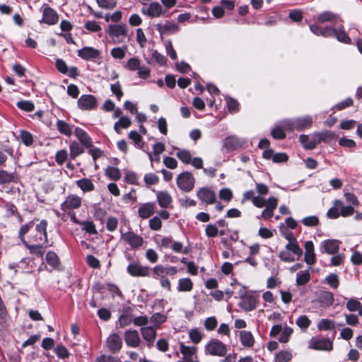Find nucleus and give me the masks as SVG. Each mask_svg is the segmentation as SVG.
<instances>
[{
	"label": "nucleus",
	"mask_w": 362,
	"mask_h": 362,
	"mask_svg": "<svg viewBox=\"0 0 362 362\" xmlns=\"http://www.w3.org/2000/svg\"><path fill=\"white\" fill-rule=\"evenodd\" d=\"M106 33L113 44H122L128 38L129 29L124 23L110 24Z\"/></svg>",
	"instance_id": "f257e3e1"
},
{
	"label": "nucleus",
	"mask_w": 362,
	"mask_h": 362,
	"mask_svg": "<svg viewBox=\"0 0 362 362\" xmlns=\"http://www.w3.org/2000/svg\"><path fill=\"white\" fill-rule=\"evenodd\" d=\"M252 202L257 208L266 206L260 216L261 218L264 219L271 218L274 216V210L276 209L278 205V199L274 197H271L266 200L261 196H257Z\"/></svg>",
	"instance_id": "f03ea898"
},
{
	"label": "nucleus",
	"mask_w": 362,
	"mask_h": 362,
	"mask_svg": "<svg viewBox=\"0 0 362 362\" xmlns=\"http://www.w3.org/2000/svg\"><path fill=\"white\" fill-rule=\"evenodd\" d=\"M313 119L310 116L298 117L293 119H285L282 121V125L289 131L303 130L312 126Z\"/></svg>",
	"instance_id": "7ed1b4c3"
},
{
	"label": "nucleus",
	"mask_w": 362,
	"mask_h": 362,
	"mask_svg": "<svg viewBox=\"0 0 362 362\" xmlns=\"http://www.w3.org/2000/svg\"><path fill=\"white\" fill-rule=\"evenodd\" d=\"M47 221L42 220L35 226V230L30 235V243H47Z\"/></svg>",
	"instance_id": "20e7f679"
},
{
	"label": "nucleus",
	"mask_w": 362,
	"mask_h": 362,
	"mask_svg": "<svg viewBox=\"0 0 362 362\" xmlns=\"http://www.w3.org/2000/svg\"><path fill=\"white\" fill-rule=\"evenodd\" d=\"M308 348L317 351H330L333 349V344L328 338L313 337L308 342Z\"/></svg>",
	"instance_id": "39448f33"
},
{
	"label": "nucleus",
	"mask_w": 362,
	"mask_h": 362,
	"mask_svg": "<svg viewBox=\"0 0 362 362\" xmlns=\"http://www.w3.org/2000/svg\"><path fill=\"white\" fill-rule=\"evenodd\" d=\"M194 178L189 172H184L180 174L177 178L178 187L185 192H190L194 185Z\"/></svg>",
	"instance_id": "423d86ee"
},
{
	"label": "nucleus",
	"mask_w": 362,
	"mask_h": 362,
	"mask_svg": "<svg viewBox=\"0 0 362 362\" xmlns=\"http://www.w3.org/2000/svg\"><path fill=\"white\" fill-rule=\"evenodd\" d=\"M206 352L212 356H224L227 353V349L221 341L213 339L206 345Z\"/></svg>",
	"instance_id": "0eeeda50"
},
{
	"label": "nucleus",
	"mask_w": 362,
	"mask_h": 362,
	"mask_svg": "<svg viewBox=\"0 0 362 362\" xmlns=\"http://www.w3.org/2000/svg\"><path fill=\"white\" fill-rule=\"evenodd\" d=\"M121 240L128 244L132 249H138L144 243L143 238L133 231L126 233L121 231Z\"/></svg>",
	"instance_id": "6e6552de"
},
{
	"label": "nucleus",
	"mask_w": 362,
	"mask_h": 362,
	"mask_svg": "<svg viewBox=\"0 0 362 362\" xmlns=\"http://www.w3.org/2000/svg\"><path fill=\"white\" fill-rule=\"evenodd\" d=\"M82 202V199L76 195L70 194L67 196L65 200L61 204V209L66 213L71 214L73 209H78Z\"/></svg>",
	"instance_id": "1a4fd4ad"
},
{
	"label": "nucleus",
	"mask_w": 362,
	"mask_h": 362,
	"mask_svg": "<svg viewBox=\"0 0 362 362\" xmlns=\"http://www.w3.org/2000/svg\"><path fill=\"white\" fill-rule=\"evenodd\" d=\"M127 272L134 277H145L149 276L150 268L143 266L137 262H132L128 265Z\"/></svg>",
	"instance_id": "9d476101"
},
{
	"label": "nucleus",
	"mask_w": 362,
	"mask_h": 362,
	"mask_svg": "<svg viewBox=\"0 0 362 362\" xmlns=\"http://www.w3.org/2000/svg\"><path fill=\"white\" fill-rule=\"evenodd\" d=\"M286 238L288 240V243L286 245V249L288 250L298 260L303 255V250L300 248L296 238L291 234L289 233L286 235Z\"/></svg>",
	"instance_id": "9b49d317"
},
{
	"label": "nucleus",
	"mask_w": 362,
	"mask_h": 362,
	"mask_svg": "<svg viewBox=\"0 0 362 362\" xmlns=\"http://www.w3.org/2000/svg\"><path fill=\"white\" fill-rule=\"evenodd\" d=\"M198 199L206 204H212L216 201V194L207 187H202L197 192Z\"/></svg>",
	"instance_id": "f8f14e48"
},
{
	"label": "nucleus",
	"mask_w": 362,
	"mask_h": 362,
	"mask_svg": "<svg viewBox=\"0 0 362 362\" xmlns=\"http://www.w3.org/2000/svg\"><path fill=\"white\" fill-rule=\"evenodd\" d=\"M59 21L57 12L48 6H44L42 21L47 25H55Z\"/></svg>",
	"instance_id": "ddd939ff"
},
{
	"label": "nucleus",
	"mask_w": 362,
	"mask_h": 362,
	"mask_svg": "<svg viewBox=\"0 0 362 362\" xmlns=\"http://www.w3.org/2000/svg\"><path fill=\"white\" fill-rule=\"evenodd\" d=\"M106 346L112 353L118 352L122 346V339L119 334L113 333L106 340Z\"/></svg>",
	"instance_id": "4468645a"
},
{
	"label": "nucleus",
	"mask_w": 362,
	"mask_h": 362,
	"mask_svg": "<svg viewBox=\"0 0 362 362\" xmlns=\"http://www.w3.org/2000/svg\"><path fill=\"white\" fill-rule=\"evenodd\" d=\"M124 339L129 346L135 348L139 346L140 337L136 329L127 330L124 334Z\"/></svg>",
	"instance_id": "2eb2a0df"
},
{
	"label": "nucleus",
	"mask_w": 362,
	"mask_h": 362,
	"mask_svg": "<svg viewBox=\"0 0 362 362\" xmlns=\"http://www.w3.org/2000/svg\"><path fill=\"white\" fill-rule=\"evenodd\" d=\"M305 255L304 261L309 265H313L316 262L315 247L313 241H306L304 244Z\"/></svg>",
	"instance_id": "dca6fc26"
},
{
	"label": "nucleus",
	"mask_w": 362,
	"mask_h": 362,
	"mask_svg": "<svg viewBox=\"0 0 362 362\" xmlns=\"http://www.w3.org/2000/svg\"><path fill=\"white\" fill-rule=\"evenodd\" d=\"M78 105L81 110H91L96 106V98L93 95H82L78 100Z\"/></svg>",
	"instance_id": "f3484780"
},
{
	"label": "nucleus",
	"mask_w": 362,
	"mask_h": 362,
	"mask_svg": "<svg viewBox=\"0 0 362 362\" xmlns=\"http://www.w3.org/2000/svg\"><path fill=\"white\" fill-rule=\"evenodd\" d=\"M244 141L235 136L226 137L223 140V148L226 151L237 150L243 146Z\"/></svg>",
	"instance_id": "a211bd4d"
},
{
	"label": "nucleus",
	"mask_w": 362,
	"mask_h": 362,
	"mask_svg": "<svg viewBox=\"0 0 362 362\" xmlns=\"http://www.w3.org/2000/svg\"><path fill=\"white\" fill-rule=\"evenodd\" d=\"M339 250V242L336 240H327L321 243L320 251L329 255H334Z\"/></svg>",
	"instance_id": "6ab92c4d"
},
{
	"label": "nucleus",
	"mask_w": 362,
	"mask_h": 362,
	"mask_svg": "<svg viewBox=\"0 0 362 362\" xmlns=\"http://www.w3.org/2000/svg\"><path fill=\"white\" fill-rule=\"evenodd\" d=\"M100 51L92 47H84L78 50V56L85 60H93L99 57Z\"/></svg>",
	"instance_id": "aec40b11"
},
{
	"label": "nucleus",
	"mask_w": 362,
	"mask_h": 362,
	"mask_svg": "<svg viewBox=\"0 0 362 362\" xmlns=\"http://www.w3.org/2000/svg\"><path fill=\"white\" fill-rule=\"evenodd\" d=\"M140 332L144 339L147 341L148 347L151 348L156 337V328L152 326L144 327L140 329Z\"/></svg>",
	"instance_id": "412c9836"
},
{
	"label": "nucleus",
	"mask_w": 362,
	"mask_h": 362,
	"mask_svg": "<svg viewBox=\"0 0 362 362\" xmlns=\"http://www.w3.org/2000/svg\"><path fill=\"white\" fill-rule=\"evenodd\" d=\"M24 245L25 247L29 250L30 253L35 255L38 257H42L46 248L47 247V245H45V243H28L26 241H24Z\"/></svg>",
	"instance_id": "4be33fe9"
},
{
	"label": "nucleus",
	"mask_w": 362,
	"mask_h": 362,
	"mask_svg": "<svg viewBox=\"0 0 362 362\" xmlns=\"http://www.w3.org/2000/svg\"><path fill=\"white\" fill-rule=\"evenodd\" d=\"M160 35L173 34L178 31L179 27L171 21H165L164 23H158L156 25Z\"/></svg>",
	"instance_id": "5701e85b"
},
{
	"label": "nucleus",
	"mask_w": 362,
	"mask_h": 362,
	"mask_svg": "<svg viewBox=\"0 0 362 362\" xmlns=\"http://www.w3.org/2000/svg\"><path fill=\"white\" fill-rule=\"evenodd\" d=\"M317 133H314L313 135H300L299 137V141L303 146V147L306 149H314L317 144H320L317 141Z\"/></svg>",
	"instance_id": "b1692460"
},
{
	"label": "nucleus",
	"mask_w": 362,
	"mask_h": 362,
	"mask_svg": "<svg viewBox=\"0 0 362 362\" xmlns=\"http://www.w3.org/2000/svg\"><path fill=\"white\" fill-rule=\"evenodd\" d=\"M262 156L265 159H272L274 163H281L288 160V156L284 153H274L272 149H267Z\"/></svg>",
	"instance_id": "393cba45"
},
{
	"label": "nucleus",
	"mask_w": 362,
	"mask_h": 362,
	"mask_svg": "<svg viewBox=\"0 0 362 362\" xmlns=\"http://www.w3.org/2000/svg\"><path fill=\"white\" fill-rule=\"evenodd\" d=\"M239 305L245 311L252 310L255 309L257 306L256 298L252 295L242 296Z\"/></svg>",
	"instance_id": "a878e982"
},
{
	"label": "nucleus",
	"mask_w": 362,
	"mask_h": 362,
	"mask_svg": "<svg viewBox=\"0 0 362 362\" xmlns=\"http://www.w3.org/2000/svg\"><path fill=\"white\" fill-rule=\"evenodd\" d=\"M156 197L159 206L163 209L169 207L173 202L171 195L167 191H158Z\"/></svg>",
	"instance_id": "bb28decb"
},
{
	"label": "nucleus",
	"mask_w": 362,
	"mask_h": 362,
	"mask_svg": "<svg viewBox=\"0 0 362 362\" xmlns=\"http://www.w3.org/2000/svg\"><path fill=\"white\" fill-rule=\"evenodd\" d=\"M74 134L81 144L86 148L92 147V140L88 134L82 129L76 127Z\"/></svg>",
	"instance_id": "cd10ccee"
},
{
	"label": "nucleus",
	"mask_w": 362,
	"mask_h": 362,
	"mask_svg": "<svg viewBox=\"0 0 362 362\" xmlns=\"http://www.w3.org/2000/svg\"><path fill=\"white\" fill-rule=\"evenodd\" d=\"M142 13L151 18L159 17L163 13V8L159 3L152 2L146 10H142Z\"/></svg>",
	"instance_id": "c85d7f7f"
},
{
	"label": "nucleus",
	"mask_w": 362,
	"mask_h": 362,
	"mask_svg": "<svg viewBox=\"0 0 362 362\" xmlns=\"http://www.w3.org/2000/svg\"><path fill=\"white\" fill-rule=\"evenodd\" d=\"M155 210V206L153 203L143 204L138 210L139 216L142 218H148L153 213Z\"/></svg>",
	"instance_id": "c756f323"
},
{
	"label": "nucleus",
	"mask_w": 362,
	"mask_h": 362,
	"mask_svg": "<svg viewBox=\"0 0 362 362\" xmlns=\"http://www.w3.org/2000/svg\"><path fill=\"white\" fill-rule=\"evenodd\" d=\"M338 18V16L330 11H324L317 16V21L319 23H324L326 22H335Z\"/></svg>",
	"instance_id": "7c9ffc66"
},
{
	"label": "nucleus",
	"mask_w": 362,
	"mask_h": 362,
	"mask_svg": "<svg viewBox=\"0 0 362 362\" xmlns=\"http://www.w3.org/2000/svg\"><path fill=\"white\" fill-rule=\"evenodd\" d=\"M76 184L83 192H91L95 188L93 182L88 178L78 180L76 182Z\"/></svg>",
	"instance_id": "2f4dec72"
},
{
	"label": "nucleus",
	"mask_w": 362,
	"mask_h": 362,
	"mask_svg": "<svg viewBox=\"0 0 362 362\" xmlns=\"http://www.w3.org/2000/svg\"><path fill=\"white\" fill-rule=\"evenodd\" d=\"M56 127L57 130L62 134L71 136L72 134V126L63 120L59 119L57 122Z\"/></svg>",
	"instance_id": "473e14b6"
},
{
	"label": "nucleus",
	"mask_w": 362,
	"mask_h": 362,
	"mask_svg": "<svg viewBox=\"0 0 362 362\" xmlns=\"http://www.w3.org/2000/svg\"><path fill=\"white\" fill-rule=\"evenodd\" d=\"M240 341L243 346L251 347L253 346L255 339L250 332L241 331L240 332Z\"/></svg>",
	"instance_id": "72a5a7b5"
},
{
	"label": "nucleus",
	"mask_w": 362,
	"mask_h": 362,
	"mask_svg": "<svg viewBox=\"0 0 362 362\" xmlns=\"http://www.w3.org/2000/svg\"><path fill=\"white\" fill-rule=\"evenodd\" d=\"M132 124L131 119L127 117H121L115 123L114 130L117 133L120 134V129H127Z\"/></svg>",
	"instance_id": "f704fd0d"
},
{
	"label": "nucleus",
	"mask_w": 362,
	"mask_h": 362,
	"mask_svg": "<svg viewBox=\"0 0 362 362\" xmlns=\"http://www.w3.org/2000/svg\"><path fill=\"white\" fill-rule=\"evenodd\" d=\"M317 136V141L320 143L321 141L324 142H329L332 140H336L337 136L331 131H325L322 132H316Z\"/></svg>",
	"instance_id": "c9c22d12"
},
{
	"label": "nucleus",
	"mask_w": 362,
	"mask_h": 362,
	"mask_svg": "<svg viewBox=\"0 0 362 362\" xmlns=\"http://www.w3.org/2000/svg\"><path fill=\"white\" fill-rule=\"evenodd\" d=\"M70 157L74 159L84 152V148L78 142L73 141L70 144Z\"/></svg>",
	"instance_id": "e433bc0d"
},
{
	"label": "nucleus",
	"mask_w": 362,
	"mask_h": 362,
	"mask_svg": "<svg viewBox=\"0 0 362 362\" xmlns=\"http://www.w3.org/2000/svg\"><path fill=\"white\" fill-rule=\"evenodd\" d=\"M334 205L341 209L340 215L344 217L351 216L354 212V209L352 206H344L343 202L340 200H335Z\"/></svg>",
	"instance_id": "4c0bfd02"
},
{
	"label": "nucleus",
	"mask_w": 362,
	"mask_h": 362,
	"mask_svg": "<svg viewBox=\"0 0 362 362\" xmlns=\"http://www.w3.org/2000/svg\"><path fill=\"white\" fill-rule=\"evenodd\" d=\"M176 156L185 164H189L192 155L188 150L176 148Z\"/></svg>",
	"instance_id": "58836bf2"
},
{
	"label": "nucleus",
	"mask_w": 362,
	"mask_h": 362,
	"mask_svg": "<svg viewBox=\"0 0 362 362\" xmlns=\"http://www.w3.org/2000/svg\"><path fill=\"white\" fill-rule=\"evenodd\" d=\"M193 284L190 279L184 278L178 281L177 289L181 292L190 291L192 289Z\"/></svg>",
	"instance_id": "ea45409f"
},
{
	"label": "nucleus",
	"mask_w": 362,
	"mask_h": 362,
	"mask_svg": "<svg viewBox=\"0 0 362 362\" xmlns=\"http://www.w3.org/2000/svg\"><path fill=\"white\" fill-rule=\"evenodd\" d=\"M317 327L319 330H333L335 329L334 322L328 319H322L317 324Z\"/></svg>",
	"instance_id": "a19ab883"
},
{
	"label": "nucleus",
	"mask_w": 362,
	"mask_h": 362,
	"mask_svg": "<svg viewBox=\"0 0 362 362\" xmlns=\"http://www.w3.org/2000/svg\"><path fill=\"white\" fill-rule=\"evenodd\" d=\"M180 351L183 355V358L193 356L196 355L197 348L195 346H189L185 345L182 342L180 344Z\"/></svg>",
	"instance_id": "79ce46f5"
},
{
	"label": "nucleus",
	"mask_w": 362,
	"mask_h": 362,
	"mask_svg": "<svg viewBox=\"0 0 362 362\" xmlns=\"http://www.w3.org/2000/svg\"><path fill=\"white\" fill-rule=\"evenodd\" d=\"M285 130H288V129H285L282 125V122L279 125H276L272 130V136L276 139H283L286 137Z\"/></svg>",
	"instance_id": "37998d69"
},
{
	"label": "nucleus",
	"mask_w": 362,
	"mask_h": 362,
	"mask_svg": "<svg viewBox=\"0 0 362 362\" xmlns=\"http://www.w3.org/2000/svg\"><path fill=\"white\" fill-rule=\"evenodd\" d=\"M167 320V317L165 315L160 314L159 313H156L151 315L150 317V321L153 324L155 328H158L160 327L161 324L165 322Z\"/></svg>",
	"instance_id": "c03bdc74"
},
{
	"label": "nucleus",
	"mask_w": 362,
	"mask_h": 362,
	"mask_svg": "<svg viewBox=\"0 0 362 362\" xmlns=\"http://www.w3.org/2000/svg\"><path fill=\"white\" fill-rule=\"evenodd\" d=\"M279 257L281 261L285 262H293L297 260L296 259V257L286 248L279 252Z\"/></svg>",
	"instance_id": "a18cd8bd"
},
{
	"label": "nucleus",
	"mask_w": 362,
	"mask_h": 362,
	"mask_svg": "<svg viewBox=\"0 0 362 362\" xmlns=\"http://www.w3.org/2000/svg\"><path fill=\"white\" fill-rule=\"evenodd\" d=\"M106 175L113 180H118L121 177V173L117 168L109 166L105 170Z\"/></svg>",
	"instance_id": "49530a36"
},
{
	"label": "nucleus",
	"mask_w": 362,
	"mask_h": 362,
	"mask_svg": "<svg viewBox=\"0 0 362 362\" xmlns=\"http://www.w3.org/2000/svg\"><path fill=\"white\" fill-rule=\"evenodd\" d=\"M310 276L308 270L298 273L296 278V284L298 286H303L306 284L310 280Z\"/></svg>",
	"instance_id": "de8ad7c7"
},
{
	"label": "nucleus",
	"mask_w": 362,
	"mask_h": 362,
	"mask_svg": "<svg viewBox=\"0 0 362 362\" xmlns=\"http://www.w3.org/2000/svg\"><path fill=\"white\" fill-rule=\"evenodd\" d=\"M46 260L49 265L55 268L59 265V259L57 254L52 251H49L46 255Z\"/></svg>",
	"instance_id": "09e8293b"
},
{
	"label": "nucleus",
	"mask_w": 362,
	"mask_h": 362,
	"mask_svg": "<svg viewBox=\"0 0 362 362\" xmlns=\"http://www.w3.org/2000/svg\"><path fill=\"white\" fill-rule=\"evenodd\" d=\"M119 325L121 327H124L129 325L133 322V318L130 313L125 311L119 317Z\"/></svg>",
	"instance_id": "8fccbe9b"
},
{
	"label": "nucleus",
	"mask_w": 362,
	"mask_h": 362,
	"mask_svg": "<svg viewBox=\"0 0 362 362\" xmlns=\"http://www.w3.org/2000/svg\"><path fill=\"white\" fill-rule=\"evenodd\" d=\"M310 324L311 320L306 315H301L296 320V325L303 331H305Z\"/></svg>",
	"instance_id": "3c124183"
},
{
	"label": "nucleus",
	"mask_w": 362,
	"mask_h": 362,
	"mask_svg": "<svg viewBox=\"0 0 362 362\" xmlns=\"http://www.w3.org/2000/svg\"><path fill=\"white\" fill-rule=\"evenodd\" d=\"M334 36L340 42L344 43H349L351 42V39L342 28L334 29Z\"/></svg>",
	"instance_id": "603ef678"
},
{
	"label": "nucleus",
	"mask_w": 362,
	"mask_h": 362,
	"mask_svg": "<svg viewBox=\"0 0 362 362\" xmlns=\"http://www.w3.org/2000/svg\"><path fill=\"white\" fill-rule=\"evenodd\" d=\"M84 28L92 33H98L101 31L102 28L99 23L95 21H88L85 23Z\"/></svg>",
	"instance_id": "864d4df0"
},
{
	"label": "nucleus",
	"mask_w": 362,
	"mask_h": 362,
	"mask_svg": "<svg viewBox=\"0 0 362 362\" xmlns=\"http://www.w3.org/2000/svg\"><path fill=\"white\" fill-rule=\"evenodd\" d=\"M292 358L290 351H282L279 352L275 357V362H288Z\"/></svg>",
	"instance_id": "5fc2aeb1"
},
{
	"label": "nucleus",
	"mask_w": 362,
	"mask_h": 362,
	"mask_svg": "<svg viewBox=\"0 0 362 362\" xmlns=\"http://www.w3.org/2000/svg\"><path fill=\"white\" fill-rule=\"evenodd\" d=\"M16 105L19 109L26 112H31L35 109L34 104L28 100L19 101L17 103Z\"/></svg>",
	"instance_id": "6e6d98bb"
},
{
	"label": "nucleus",
	"mask_w": 362,
	"mask_h": 362,
	"mask_svg": "<svg viewBox=\"0 0 362 362\" xmlns=\"http://www.w3.org/2000/svg\"><path fill=\"white\" fill-rule=\"evenodd\" d=\"M127 47H115L111 50V55L115 59H122L124 58L126 54Z\"/></svg>",
	"instance_id": "4d7b16f0"
},
{
	"label": "nucleus",
	"mask_w": 362,
	"mask_h": 362,
	"mask_svg": "<svg viewBox=\"0 0 362 362\" xmlns=\"http://www.w3.org/2000/svg\"><path fill=\"white\" fill-rule=\"evenodd\" d=\"M302 223L305 226L314 227L319 224V218L316 216H310L303 218Z\"/></svg>",
	"instance_id": "13d9d810"
},
{
	"label": "nucleus",
	"mask_w": 362,
	"mask_h": 362,
	"mask_svg": "<svg viewBox=\"0 0 362 362\" xmlns=\"http://www.w3.org/2000/svg\"><path fill=\"white\" fill-rule=\"evenodd\" d=\"M326 282L333 288H337L339 286V277L336 274H329L325 279Z\"/></svg>",
	"instance_id": "bf43d9fd"
},
{
	"label": "nucleus",
	"mask_w": 362,
	"mask_h": 362,
	"mask_svg": "<svg viewBox=\"0 0 362 362\" xmlns=\"http://www.w3.org/2000/svg\"><path fill=\"white\" fill-rule=\"evenodd\" d=\"M189 337L193 343L198 344L202 341L203 334L197 329H193L189 331Z\"/></svg>",
	"instance_id": "052dcab7"
},
{
	"label": "nucleus",
	"mask_w": 362,
	"mask_h": 362,
	"mask_svg": "<svg viewBox=\"0 0 362 362\" xmlns=\"http://www.w3.org/2000/svg\"><path fill=\"white\" fill-rule=\"evenodd\" d=\"M140 64L141 62L139 59L136 57H132L127 61L126 67L129 71H136L140 67Z\"/></svg>",
	"instance_id": "680f3d73"
},
{
	"label": "nucleus",
	"mask_w": 362,
	"mask_h": 362,
	"mask_svg": "<svg viewBox=\"0 0 362 362\" xmlns=\"http://www.w3.org/2000/svg\"><path fill=\"white\" fill-rule=\"evenodd\" d=\"M20 136L22 142L26 146H30L33 142V135L27 131L22 130Z\"/></svg>",
	"instance_id": "e2e57ef3"
},
{
	"label": "nucleus",
	"mask_w": 362,
	"mask_h": 362,
	"mask_svg": "<svg viewBox=\"0 0 362 362\" xmlns=\"http://www.w3.org/2000/svg\"><path fill=\"white\" fill-rule=\"evenodd\" d=\"M153 277L158 278L161 277L163 278L164 276H167V267L163 266V265H157L153 269Z\"/></svg>",
	"instance_id": "0e129e2a"
},
{
	"label": "nucleus",
	"mask_w": 362,
	"mask_h": 362,
	"mask_svg": "<svg viewBox=\"0 0 362 362\" xmlns=\"http://www.w3.org/2000/svg\"><path fill=\"white\" fill-rule=\"evenodd\" d=\"M98 5L105 9H112L116 6V1L114 0H96Z\"/></svg>",
	"instance_id": "69168bd1"
},
{
	"label": "nucleus",
	"mask_w": 362,
	"mask_h": 362,
	"mask_svg": "<svg viewBox=\"0 0 362 362\" xmlns=\"http://www.w3.org/2000/svg\"><path fill=\"white\" fill-rule=\"evenodd\" d=\"M281 334L279 337V341L281 343H286L288 341L290 336L293 333V329L291 327H286L281 330Z\"/></svg>",
	"instance_id": "338daca9"
},
{
	"label": "nucleus",
	"mask_w": 362,
	"mask_h": 362,
	"mask_svg": "<svg viewBox=\"0 0 362 362\" xmlns=\"http://www.w3.org/2000/svg\"><path fill=\"white\" fill-rule=\"evenodd\" d=\"M361 304L360 301L356 299L351 298L346 302V307L349 311L354 312L358 310Z\"/></svg>",
	"instance_id": "774afa93"
}]
</instances>
